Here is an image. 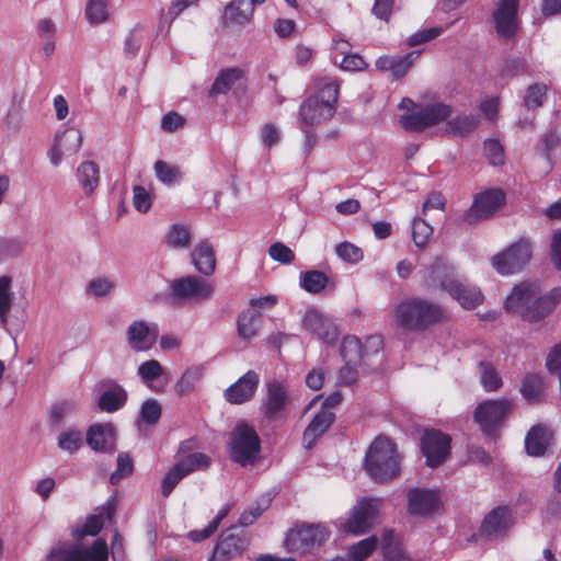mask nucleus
<instances>
[{"label": "nucleus", "mask_w": 561, "mask_h": 561, "mask_svg": "<svg viewBox=\"0 0 561 561\" xmlns=\"http://www.w3.org/2000/svg\"><path fill=\"white\" fill-rule=\"evenodd\" d=\"M137 375L144 383L158 392L163 391L168 383L167 380L163 385H156V382H158L161 377L169 376V374L157 359H149L140 364L137 369Z\"/></svg>", "instance_id": "obj_29"}, {"label": "nucleus", "mask_w": 561, "mask_h": 561, "mask_svg": "<svg viewBox=\"0 0 561 561\" xmlns=\"http://www.w3.org/2000/svg\"><path fill=\"white\" fill-rule=\"evenodd\" d=\"M127 400V392L125 389L114 383L108 389L104 390L98 401L100 410L112 413L119 410Z\"/></svg>", "instance_id": "obj_32"}, {"label": "nucleus", "mask_w": 561, "mask_h": 561, "mask_svg": "<svg viewBox=\"0 0 561 561\" xmlns=\"http://www.w3.org/2000/svg\"><path fill=\"white\" fill-rule=\"evenodd\" d=\"M514 409V402L506 398L485 400L477 407L474 421H502L510 417Z\"/></svg>", "instance_id": "obj_23"}, {"label": "nucleus", "mask_w": 561, "mask_h": 561, "mask_svg": "<svg viewBox=\"0 0 561 561\" xmlns=\"http://www.w3.org/2000/svg\"><path fill=\"white\" fill-rule=\"evenodd\" d=\"M116 288V283L113 278L100 276L90 279L85 286V293L90 297L105 298L110 296Z\"/></svg>", "instance_id": "obj_41"}, {"label": "nucleus", "mask_w": 561, "mask_h": 561, "mask_svg": "<svg viewBox=\"0 0 561 561\" xmlns=\"http://www.w3.org/2000/svg\"><path fill=\"white\" fill-rule=\"evenodd\" d=\"M444 316L442 308L421 298H410L398 304L393 318L398 327L407 331L424 330Z\"/></svg>", "instance_id": "obj_4"}, {"label": "nucleus", "mask_w": 561, "mask_h": 561, "mask_svg": "<svg viewBox=\"0 0 561 561\" xmlns=\"http://www.w3.org/2000/svg\"><path fill=\"white\" fill-rule=\"evenodd\" d=\"M424 278L428 285L439 286L449 293L466 309L476 308L483 300L479 288L466 285L456 278L453 268L439 257L425 268Z\"/></svg>", "instance_id": "obj_1"}, {"label": "nucleus", "mask_w": 561, "mask_h": 561, "mask_svg": "<svg viewBox=\"0 0 561 561\" xmlns=\"http://www.w3.org/2000/svg\"><path fill=\"white\" fill-rule=\"evenodd\" d=\"M110 507L103 506L96 511V513L89 516L85 523L76 529L78 537L95 536L104 526L105 519L110 518Z\"/></svg>", "instance_id": "obj_39"}, {"label": "nucleus", "mask_w": 561, "mask_h": 561, "mask_svg": "<svg viewBox=\"0 0 561 561\" xmlns=\"http://www.w3.org/2000/svg\"><path fill=\"white\" fill-rule=\"evenodd\" d=\"M504 203V194L500 190H490L474 196L471 207L462 215V220L474 225L490 218Z\"/></svg>", "instance_id": "obj_13"}, {"label": "nucleus", "mask_w": 561, "mask_h": 561, "mask_svg": "<svg viewBox=\"0 0 561 561\" xmlns=\"http://www.w3.org/2000/svg\"><path fill=\"white\" fill-rule=\"evenodd\" d=\"M341 355L345 363L358 365L362 360L360 341L355 336H346L341 344Z\"/></svg>", "instance_id": "obj_49"}, {"label": "nucleus", "mask_w": 561, "mask_h": 561, "mask_svg": "<svg viewBox=\"0 0 561 561\" xmlns=\"http://www.w3.org/2000/svg\"><path fill=\"white\" fill-rule=\"evenodd\" d=\"M529 62L526 58H511L505 61L503 71L507 76H518L529 71Z\"/></svg>", "instance_id": "obj_62"}, {"label": "nucleus", "mask_w": 561, "mask_h": 561, "mask_svg": "<svg viewBox=\"0 0 561 561\" xmlns=\"http://www.w3.org/2000/svg\"><path fill=\"white\" fill-rule=\"evenodd\" d=\"M182 467L175 463L170 471L167 473L162 481V493L164 496H168L175 485L184 478L186 477V473H184L183 470H181Z\"/></svg>", "instance_id": "obj_57"}, {"label": "nucleus", "mask_w": 561, "mask_h": 561, "mask_svg": "<svg viewBox=\"0 0 561 561\" xmlns=\"http://www.w3.org/2000/svg\"><path fill=\"white\" fill-rule=\"evenodd\" d=\"M178 465L182 467L181 470L187 476L207 469L210 465V458L203 453H193L182 458Z\"/></svg>", "instance_id": "obj_50"}, {"label": "nucleus", "mask_w": 561, "mask_h": 561, "mask_svg": "<svg viewBox=\"0 0 561 561\" xmlns=\"http://www.w3.org/2000/svg\"><path fill=\"white\" fill-rule=\"evenodd\" d=\"M329 535L330 531L323 525H302L289 531L285 545L288 551L306 552L324 542Z\"/></svg>", "instance_id": "obj_11"}, {"label": "nucleus", "mask_w": 561, "mask_h": 561, "mask_svg": "<svg viewBox=\"0 0 561 561\" xmlns=\"http://www.w3.org/2000/svg\"><path fill=\"white\" fill-rule=\"evenodd\" d=\"M108 551L104 539H95L91 546L76 543L54 549L47 561H107Z\"/></svg>", "instance_id": "obj_9"}, {"label": "nucleus", "mask_w": 561, "mask_h": 561, "mask_svg": "<svg viewBox=\"0 0 561 561\" xmlns=\"http://www.w3.org/2000/svg\"><path fill=\"white\" fill-rule=\"evenodd\" d=\"M484 154L493 165H500L504 162V150L497 140L489 139L484 142Z\"/></svg>", "instance_id": "obj_59"}, {"label": "nucleus", "mask_w": 561, "mask_h": 561, "mask_svg": "<svg viewBox=\"0 0 561 561\" xmlns=\"http://www.w3.org/2000/svg\"><path fill=\"white\" fill-rule=\"evenodd\" d=\"M553 443V433L545 424L534 425L525 437L526 453L531 457H541Z\"/></svg>", "instance_id": "obj_24"}, {"label": "nucleus", "mask_w": 561, "mask_h": 561, "mask_svg": "<svg viewBox=\"0 0 561 561\" xmlns=\"http://www.w3.org/2000/svg\"><path fill=\"white\" fill-rule=\"evenodd\" d=\"M335 252L340 259L352 264L358 263L363 259L362 249L347 241L340 243Z\"/></svg>", "instance_id": "obj_53"}, {"label": "nucleus", "mask_w": 561, "mask_h": 561, "mask_svg": "<svg viewBox=\"0 0 561 561\" xmlns=\"http://www.w3.org/2000/svg\"><path fill=\"white\" fill-rule=\"evenodd\" d=\"M262 413L267 419H278L289 403V390L285 381L272 379L266 382Z\"/></svg>", "instance_id": "obj_15"}, {"label": "nucleus", "mask_w": 561, "mask_h": 561, "mask_svg": "<svg viewBox=\"0 0 561 561\" xmlns=\"http://www.w3.org/2000/svg\"><path fill=\"white\" fill-rule=\"evenodd\" d=\"M327 284L328 277L320 271H309L300 275V285L308 293L318 294L324 289Z\"/></svg>", "instance_id": "obj_48"}, {"label": "nucleus", "mask_w": 561, "mask_h": 561, "mask_svg": "<svg viewBox=\"0 0 561 561\" xmlns=\"http://www.w3.org/2000/svg\"><path fill=\"white\" fill-rule=\"evenodd\" d=\"M260 323L261 313L257 310L253 308L244 310L237 321L239 336L244 340L253 339L257 334Z\"/></svg>", "instance_id": "obj_35"}, {"label": "nucleus", "mask_w": 561, "mask_h": 561, "mask_svg": "<svg viewBox=\"0 0 561 561\" xmlns=\"http://www.w3.org/2000/svg\"><path fill=\"white\" fill-rule=\"evenodd\" d=\"M12 278L8 275L0 276V322L5 325L8 316L14 302V295L11 290Z\"/></svg>", "instance_id": "obj_40"}, {"label": "nucleus", "mask_w": 561, "mask_h": 561, "mask_svg": "<svg viewBox=\"0 0 561 561\" xmlns=\"http://www.w3.org/2000/svg\"><path fill=\"white\" fill-rule=\"evenodd\" d=\"M433 234V228L422 218H414L412 239L416 247L423 248Z\"/></svg>", "instance_id": "obj_52"}, {"label": "nucleus", "mask_w": 561, "mask_h": 561, "mask_svg": "<svg viewBox=\"0 0 561 561\" xmlns=\"http://www.w3.org/2000/svg\"><path fill=\"white\" fill-rule=\"evenodd\" d=\"M545 390L543 377L537 374H529L524 377L520 385V393L528 402L541 400Z\"/></svg>", "instance_id": "obj_38"}, {"label": "nucleus", "mask_w": 561, "mask_h": 561, "mask_svg": "<svg viewBox=\"0 0 561 561\" xmlns=\"http://www.w3.org/2000/svg\"><path fill=\"white\" fill-rule=\"evenodd\" d=\"M171 296L180 302H201L211 298L214 286L196 276H184L170 284Z\"/></svg>", "instance_id": "obj_10"}, {"label": "nucleus", "mask_w": 561, "mask_h": 561, "mask_svg": "<svg viewBox=\"0 0 561 561\" xmlns=\"http://www.w3.org/2000/svg\"><path fill=\"white\" fill-rule=\"evenodd\" d=\"M253 13V3L249 2V0H232L226 7L224 16L231 23L244 25L250 22Z\"/></svg>", "instance_id": "obj_33"}, {"label": "nucleus", "mask_w": 561, "mask_h": 561, "mask_svg": "<svg viewBox=\"0 0 561 561\" xmlns=\"http://www.w3.org/2000/svg\"><path fill=\"white\" fill-rule=\"evenodd\" d=\"M415 59V53L408 54L405 56H380L376 60V68L381 71H390L394 79L403 78Z\"/></svg>", "instance_id": "obj_28"}, {"label": "nucleus", "mask_w": 561, "mask_h": 561, "mask_svg": "<svg viewBox=\"0 0 561 561\" xmlns=\"http://www.w3.org/2000/svg\"><path fill=\"white\" fill-rule=\"evenodd\" d=\"M539 289L540 285L536 282H522L515 285L505 298V310L524 319L525 309L529 307L527 306L529 299H535Z\"/></svg>", "instance_id": "obj_19"}, {"label": "nucleus", "mask_w": 561, "mask_h": 561, "mask_svg": "<svg viewBox=\"0 0 561 561\" xmlns=\"http://www.w3.org/2000/svg\"><path fill=\"white\" fill-rule=\"evenodd\" d=\"M330 423H309L302 435V444L306 448H311L319 437L328 430Z\"/></svg>", "instance_id": "obj_55"}, {"label": "nucleus", "mask_w": 561, "mask_h": 561, "mask_svg": "<svg viewBox=\"0 0 561 561\" xmlns=\"http://www.w3.org/2000/svg\"><path fill=\"white\" fill-rule=\"evenodd\" d=\"M304 327L328 343L333 342L337 336V330L332 319L318 310L307 311L304 318Z\"/></svg>", "instance_id": "obj_26"}, {"label": "nucleus", "mask_w": 561, "mask_h": 561, "mask_svg": "<svg viewBox=\"0 0 561 561\" xmlns=\"http://www.w3.org/2000/svg\"><path fill=\"white\" fill-rule=\"evenodd\" d=\"M259 381L260 377L255 371H247L225 390V399L231 404H242L250 401L254 397Z\"/></svg>", "instance_id": "obj_22"}, {"label": "nucleus", "mask_w": 561, "mask_h": 561, "mask_svg": "<svg viewBox=\"0 0 561 561\" xmlns=\"http://www.w3.org/2000/svg\"><path fill=\"white\" fill-rule=\"evenodd\" d=\"M142 39V28L135 27L131 30L125 39V53L135 56L140 49Z\"/></svg>", "instance_id": "obj_63"}, {"label": "nucleus", "mask_w": 561, "mask_h": 561, "mask_svg": "<svg viewBox=\"0 0 561 561\" xmlns=\"http://www.w3.org/2000/svg\"><path fill=\"white\" fill-rule=\"evenodd\" d=\"M134 466L131 458L126 454H121L117 457V470L111 474V482L116 484L121 478L128 476L133 472Z\"/></svg>", "instance_id": "obj_60"}, {"label": "nucleus", "mask_w": 561, "mask_h": 561, "mask_svg": "<svg viewBox=\"0 0 561 561\" xmlns=\"http://www.w3.org/2000/svg\"><path fill=\"white\" fill-rule=\"evenodd\" d=\"M514 523L513 511L507 506H497L484 517L480 530L488 537H499L506 534Z\"/></svg>", "instance_id": "obj_20"}, {"label": "nucleus", "mask_w": 561, "mask_h": 561, "mask_svg": "<svg viewBox=\"0 0 561 561\" xmlns=\"http://www.w3.org/2000/svg\"><path fill=\"white\" fill-rule=\"evenodd\" d=\"M421 450L426 465L436 468L443 465L450 455V437L437 430L425 431L421 438Z\"/></svg>", "instance_id": "obj_12"}, {"label": "nucleus", "mask_w": 561, "mask_h": 561, "mask_svg": "<svg viewBox=\"0 0 561 561\" xmlns=\"http://www.w3.org/2000/svg\"><path fill=\"white\" fill-rule=\"evenodd\" d=\"M319 93L306 99L299 107L300 129L312 128L330 118L335 112L339 85L330 79L320 80Z\"/></svg>", "instance_id": "obj_2"}, {"label": "nucleus", "mask_w": 561, "mask_h": 561, "mask_svg": "<svg viewBox=\"0 0 561 561\" xmlns=\"http://www.w3.org/2000/svg\"><path fill=\"white\" fill-rule=\"evenodd\" d=\"M243 77V70L238 67L221 70L216 77L210 94H226Z\"/></svg>", "instance_id": "obj_37"}, {"label": "nucleus", "mask_w": 561, "mask_h": 561, "mask_svg": "<svg viewBox=\"0 0 561 561\" xmlns=\"http://www.w3.org/2000/svg\"><path fill=\"white\" fill-rule=\"evenodd\" d=\"M151 196L141 185L133 187V205L139 213L146 214L151 208Z\"/></svg>", "instance_id": "obj_54"}, {"label": "nucleus", "mask_w": 561, "mask_h": 561, "mask_svg": "<svg viewBox=\"0 0 561 561\" xmlns=\"http://www.w3.org/2000/svg\"><path fill=\"white\" fill-rule=\"evenodd\" d=\"M440 506V495L437 490L412 489L408 493V511L413 515H427Z\"/></svg>", "instance_id": "obj_21"}, {"label": "nucleus", "mask_w": 561, "mask_h": 561, "mask_svg": "<svg viewBox=\"0 0 561 561\" xmlns=\"http://www.w3.org/2000/svg\"><path fill=\"white\" fill-rule=\"evenodd\" d=\"M229 453L231 459L243 467L256 462L261 453L256 432L247 423L239 424L231 433Z\"/></svg>", "instance_id": "obj_5"}, {"label": "nucleus", "mask_w": 561, "mask_h": 561, "mask_svg": "<svg viewBox=\"0 0 561 561\" xmlns=\"http://www.w3.org/2000/svg\"><path fill=\"white\" fill-rule=\"evenodd\" d=\"M248 546L245 536L225 531L214 551L213 560H228L241 554Z\"/></svg>", "instance_id": "obj_27"}, {"label": "nucleus", "mask_w": 561, "mask_h": 561, "mask_svg": "<svg viewBox=\"0 0 561 561\" xmlns=\"http://www.w3.org/2000/svg\"><path fill=\"white\" fill-rule=\"evenodd\" d=\"M561 302V288L554 287L543 293L542 288L536 295V302L525 309L524 321L528 323H539L547 319Z\"/></svg>", "instance_id": "obj_17"}, {"label": "nucleus", "mask_w": 561, "mask_h": 561, "mask_svg": "<svg viewBox=\"0 0 561 561\" xmlns=\"http://www.w3.org/2000/svg\"><path fill=\"white\" fill-rule=\"evenodd\" d=\"M165 242L173 249H187L191 245V231L187 226L173 225L165 234Z\"/></svg>", "instance_id": "obj_43"}, {"label": "nucleus", "mask_w": 561, "mask_h": 561, "mask_svg": "<svg viewBox=\"0 0 561 561\" xmlns=\"http://www.w3.org/2000/svg\"><path fill=\"white\" fill-rule=\"evenodd\" d=\"M77 178L87 196H91L100 182V169L93 161H84L77 169Z\"/></svg>", "instance_id": "obj_30"}, {"label": "nucleus", "mask_w": 561, "mask_h": 561, "mask_svg": "<svg viewBox=\"0 0 561 561\" xmlns=\"http://www.w3.org/2000/svg\"><path fill=\"white\" fill-rule=\"evenodd\" d=\"M81 445V435L79 432L71 431L62 433L58 438V446L60 449L73 453L78 450Z\"/></svg>", "instance_id": "obj_61"}, {"label": "nucleus", "mask_w": 561, "mask_h": 561, "mask_svg": "<svg viewBox=\"0 0 561 561\" xmlns=\"http://www.w3.org/2000/svg\"><path fill=\"white\" fill-rule=\"evenodd\" d=\"M378 539L376 537L365 538L348 548L346 561H364L377 548Z\"/></svg>", "instance_id": "obj_46"}, {"label": "nucleus", "mask_w": 561, "mask_h": 561, "mask_svg": "<svg viewBox=\"0 0 561 561\" xmlns=\"http://www.w3.org/2000/svg\"><path fill=\"white\" fill-rule=\"evenodd\" d=\"M153 170L157 179L165 184L172 185L182 179V171L179 167L172 165L163 160L154 162Z\"/></svg>", "instance_id": "obj_47"}, {"label": "nucleus", "mask_w": 561, "mask_h": 561, "mask_svg": "<svg viewBox=\"0 0 561 561\" xmlns=\"http://www.w3.org/2000/svg\"><path fill=\"white\" fill-rule=\"evenodd\" d=\"M450 114L451 108L449 105L435 103L419 108L415 112L401 115L399 124L407 131L420 133L444 122Z\"/></svg>", "instance_id": "obj_7"}, {"label": "nucleus", "mask_w": 561, "mask_h": 561, "mask_svg": "<svg viewBox=\"0 0 561 561\" xmlns=\"http://www.w3.org/2000/svg\"><path fill=\"white\" fill-rule=\"evenodd\" d=\"M400 463L396 445L386 436L376 437L365 458L368 474L376 481L392 480L400 472Z\"/></svg>", "instance_id": "obj_3"}, {"label": "nucleus", "mask_w": 561, "mask_h": 561, "mask_svg": "<svg viewBox=\"0 0 561 561\" xmlns=\"http://www.w3.org/2000/svg\"><path fill=\"white\" fill-rule=\"evenodd\" d=\"M158 327L144 320L133 321L126 330V341L134 352H148L157 343Z\"/></svg>", "instance_id": "obj_16"}, {"label": "nucleus", "mask_w": 561, "mask_h": 561, "mask_svg": "<svg viewBox=\"0 0 561 561\" xmlns=\"http://www.w3.org/2000/svg\"><path fill=\"white\" fill-rule=\"evenodd\" d=\"M116 435L111 423H96L87 432V444L95 451L111 453L115 449Z\"/></svg>", "instance_id": "obj_25"}, {"label": "nucleus", "mask_w": 561, "mask_h": 561, "mask_svg": "<svg viewBox=\"0 0 561 561\" xmlns=\"http://www.w3.org/2000/svg\"><path fill=\"white\" fill-rule=\"evenodd\" d=\"M270 256L282 264H290L295 260L294 252L284 243L276 242L268 249Z\"/></svg>", "instance_id": "obj_58"}, {"label": "nucleus", "mask_w": 561, "mask_h": 561, "mask_svg": "<svg viewBox=\"0 0 561 561\" xmlns=\"http://www.w3.org/2000/svg\"><path fill=\"white\" fill-rule=\"evenodd\" d=\"M533 247L526 239H520L505 251L495 254L491 262L494 270L502 275L519 272L531 259Z\"/></svg>", "instance_id": "obj_8"}, {"label": "nucleus", "mask_w": 561, "mask_h": 561, "mask_svg": "<svg viewBox=\"0 0 561 561\" xmlns=\"http://www.w3.org/2000/svg\"><path fill=\"white\" fill-rule=\"evenodd\" d=\"M380 507L381 501L378 499L359 500L348 518L341 524L342 530L354 536L366 533L377 523Z\"/></svg>", "instance_id": "obj_6"}, {"label": "nucleus", "mask_w": 561, "mask_h": 561, "mask_svg": "<svg viewBox=\"0 0 561 561\" xmlns=\"http://www.w3.org/2000/svg\"><path fill=\"white\" fill-rule=\"evenodd\" d=\"M480 375L481 383L486 391H496L501 388L502 379L492 365L480 363Z\"/></svg>", "instance_id": "obj_51"}, {"label": "nucleus", "mask_w": 561, "mask_h": 561, "mask_svg": "<svg viewBox=\"0 0 561 561\" xmlns=\"http://www.w3.org/2000/svg\"><path fill=\"white\" fill-rule=\"evenodd\" d=\"M192 262L199 273L206 276L211 275L216 268L213 248L208 243H199L192 252Z\"/></svg>", "instance_id": "obj_31"}, {"label": "nucleus", "mask_w": 561, "mask_h": 561, "mask_svg": "<svg viewBox=\"0 0 561 561\" xmlns=\"http://www.w3.org/2000/svg\"><path fill=\"white\" fill-rule=\"evenodd\" d=\"M204 376L202 366H193L185 369L174 385V391L178 396L184 397L197 390L198 383Z\"/></svg>", "instance_id": "obj_34"}, {"label": "nucleus", "mask_w": 561, "mask_h": 561, "mask_svg": "<svg viewBox=\"0 0 561 561\" xmlns=\"http://www.w3.org/2000/svg\"><path fill=\"white\" fill-rule=\"evenodd\" d=\"M78 405L73 400H61L51 405L50 417L55 421L70 417Z\"/></svg>", "instance_id": "obj_56"}, {"label": "nucleus", "mask_w": 561, "mask_h": 561, "mask_svg": "<svg viewBox=\"0 0 561 561\" xmlns=\"http://www.w3.org/2000/svg\"><path fill=\"white\" fill-rule=\"evenodd\" d=\"M85 18L91 25H99L110 20L108 4L104 0H88Z\"/></svg>", "instance_id": "obj_44"}, {"label": "nucleus", "mask_w": 561, "mask_h": 561, "mask_svg": "<svg viewBox=\"0 0 561 561\" xmlns=\"http://www.w3.org/2000/svg\"><path fill=\"white\" fill-rule=\"evenodd\" d=\"M546 367L551 374H561V342L556 344L548 353Z\"/></svg>", "instance_id": "obj_64"}, {"label": "nucleus", "mask_w": 561, "mask_h": 561, "mask_svg": "<svg viewBox=\"0 0 561 561\" xmlns=\"http://www.w3.org/2000/svg\"><path fill=\"white\" fill-rule=\"evenodd\" d=\"M480 121L477 115H458L446 124V131L453 136L463 137L472 133L479 126Z\"/></svg>", "instance_id": "obj_36"}, {"label": "nucleus", "mask_w": 561, "mask_h": 561, "mask_svg": "<svg viewBox=\"0 0 561 561\" xmlns=\"http://www.w3.org/2000/svg\"><path fill=\"white\" fill-rule=\"evenodd\" d=\"M82 134L78 128L70 127L58 134L54 139V145L48 152L53 165L60 164L64 156H71L79 152L82 146Z\"/></svg>", "instance_id": "obj_18"}, {"label": "nucleus", "mask_w": 561, "mask_h": 561, "mask_svg": "<svg viewBox=\"0 0 561 561\" xmlns=\"http://www.w3.org/2000/svg\"><path fill=\"white\" fill-rule=\"evenodd\" d=\"M548 92V85L545 83H533L525 92L523 104L529 111H535L542 106Z\"/></svg>", "instance_id": "obj_45"}, {"label": "nucleus", "mask_w": 561, "mask_h": 561, "mask_svg": "<svg viewBox=\"0 0 561 561\" xmlns=\"http://www.w3.org/2000/svg\"><path fill=\"white\" fill-rule=\"evenodd\" d=\"M519 0H499L493 12V23L496 34L501 38H512L518 30Z\"/></svg>", "instance_id": "obj_14"}, {"label": "nucleus", "mask_w": 561, "mask_h": 561, "mask_svg": "<svg viewBox=\"0 0 561 561\" xmlns=\"http://www.w3.org/2000/svg\"><path fill=\"white\" fill-rule=\"evenodd\" d=\"M304 416L310 419V421H333L335 419V412L322 403V397L317 396L304 410Z\"/></svg>", "instance_id": "obj_42"}]
</instances>
